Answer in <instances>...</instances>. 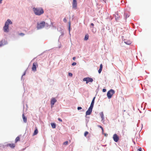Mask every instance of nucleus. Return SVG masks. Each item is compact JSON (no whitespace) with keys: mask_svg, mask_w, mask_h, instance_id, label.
<instances>
[{"mask_svg":"<svg viewBox=\"0 0 151 151\" xmlns=\"http://www.w3.org/2000/svg\"><path fill=\"white\" fill-rule=\"evenodd\" d=\"M127 17V15H126V17Z\"/></svg>","mask_w":151,"mask_h":151,"instance_id":"obj_39","label":"nucleus"},{"mask_svg":"<svg viewBox=\"0 0 151 151\" xmlns=\"http://www.w3.org/2000/svg\"><path fill=\"white\" fill-rule=\"evenodd\" d=\"M68 75L69 76L72 77L73 76V74L71 73H69L68 74Z\"/></svg>","mask_w":151,"mask_h":151,"instance_id":"obj_26","label":"nucleus"},{"mask_svg":"<svg viewBox=\"0 0 151 151\" xmlns=\"http://www.w3.org/2000/svg\"><path fill=\"white\" fill-rule=\"evenodd\" d=\"M102 70H101V69H99V70H98V72H99V73H101V71Z\"/></svg>","mask_w":151,"mask_h":151,"instance_id":"obj_27","label":"nucleus"},{"mask_svg":"<svg viewBox=\"0 0 151 151\" xmlns=\"http://www.w3.org/2000/svg\"><path fill=\"white\" fill-rule=\"evenodd\" d=\"M22 118L24 122L26 123L27 122V117L24 116V114H22Z\"/></svg>","mask_w":151,"mask_h":151,"instance_id":"obj_14","label":"nucleus"},{"mask_svg":"<svg viewBox=\"0 0 151 151\" xmlns=\"http://www.w3.org/2000/svg\"><path fill=\"white\" fill-rule=\"evenodd\" d=\"M102 68H103V65H102V64H101L100 65L99 69H101L102 70Z\"/></svg>","mask_w":151,"mask_h":151,"instance_id":"obj_22","label":"nucleus"},{"mask_svg":"<svg viewBox=\"0 0 151 151\" xmlns=\"http://www.w3.org/2000/svg\"><path fill=\"white\" fill-rule=\"evenodd\" d=\"M98 127H100V128L101 129L102 131V132L103 133L104 132V130L103 128L101 126L99 125H98Z\"/></svg>","mask_w":151,"mask_h":151,"instance_id":"obj_19","label":"nucleus"},{"mask_svg":"<svg viewBox=\"0 0 151 151\" xmlns=\"http://www.w3.org/2000/svg\"><path fill=\"white\" fill-rule=\"evenodd\" d=\"M115 93L114 91L112 89L109 90L107 93V95L109 99H111Z\"/></svg>","mask_w":151,"mask_h":151,"instance_id":"obj_3","label":"nucleus"},{"mask_svg":"<svg viewBox=\"0 0 151 151\" xmlns=\"http://www.w3.org/2000/svg\"><path fill=\"white\" fill-rule=\"evenodd\" d=\"M88 37H89V36H88V35L87 34V35H86L85 36V37H84V40H87L88 39Z\"/></svg>","mask_w":151,"mask_h":151,"instance_id":"obj_17","label":"nucleus"},{"mask_svg":"<svg viewBox=\"0 0 151 151\" xmlns=\"http://www.w3.org/2000/svg\"><path fill=\"white\" fill-rule=\"evenodd\" d=\"M78 110H79L82 109V108L81 107H78L77 108Z\"/></svg>","mask_w":151,"mask_h":151,"instance_id":"obj_30","label":"nucleus"},{"mask_svg":"<svg viewBox=\"0 0 151 151\" xmlns=\"http://www.w3.org/2000/svg\"><path fill=\"white\" fill-rule=\"evenodd\" d=\"M92 108L89 107L88 110L86 112V115H89L91 114L92 111Z\"/></svg>","mask_w":151,"mask_h":151,"instance_id":"obj_9","label":"nucleus"},{"mask_svg":"<svg viewBox=\"0 0 151 151\" xmlns=\"http://www.w3.org/2000/svg\"><path fill=\"white\" fill-rule=\"evenodd\" d=\"M100 115L102 119V121H103V122L104 119V117L103 112H101L100 113Z\"/></svg>","mask_w":151,"mask_h":151,"instance_id":"obj_13","label":"nucleus"},{"mask_svg":"<svg viewBox=\"0 0 151 151\" xmlns=\"http://www.w3.org/2000/svg\"><path fill=\"white\" fill-rule=\"evenodd\" d=\"M33 10L35 14L37 15H40L42 14L44 12L43 9L41 7L33 8Z\"/></svg>","mask_w":151,"mask_h":151,"instance_id":"obj_1","label":"nucleus"},{"mask_svg":"<svg viewBox=\"0 0 151 151\" xmlns=\"http://www.w3.org/2000/svg\"><path fill=\"white\" fill-rule=\"evenodd\" d=\"M75 59H76L75 57H73V59L74 60H75Z\"/></svg>","mask_w":151,"mask_h":151,"instance_id":"obj_34","label":"nucleus"},{"mask_svg":"<svg viewBox=\"0 0 151 151\" xmlns=\"http://www.w3.org/2000/svg\"><path fill=\"white\" fill-rule=\"evenodd\" d=\"M7 146V147L9 146L12 148H14L15 147V144L14 143H10L8 144Z\"/></svg>","mask_w":151,"mask_h":151,"instance_id":"obj_11","label":"nucleus"},{"mask_svg":"<svg viewBox=\"0 0 151 151\" xmlns=\"http://www.w3.org/2000/svg\"><path fill=\"white\" fill-rule=\"evenodd\" d=\"M3 45L2 42L0 41V47L1 46Z\"/></svg>","mask_w":151,"mask_h":151,"instance_id":"obj_29","label":"nucleus"},{"mask_svg":"<svg viewBox=\"0 0 151 151\" xmlns=\"http://www.w3.org/2000/svg\"><path fill=\"white\" fill-rule=\"evenodd\" d=\"M83 81H86V83L87 84L89 82H92L93 81V80L92 78H91L87 77L84 78L83 79Z\"/></svg>","mask_w":151,"mask_h":151,"instance_id":"obj_5","label":"nucleus"},{"mask_svg":"<svg viewBox=\"0 0 151 151\" xmlns=\"http://www.w3.org/2000/svg\"><path fill=\"white\" fill-rule=\"evenodd\" d=\"M2 0H0V4L2 3Z\"/></svg>","mask_w":151,"mask_h":151,"instance_id":"obj_35","label":"nucleus"},{"mask_svg":"<svg viewBox=\"0 0 151 151\" xmlns=\"http://www.w3.org/2000/svg\"><path fill=\"white\" fill-rule=\"evenodd\" d=\"M38 130H37V128H36L35 130L34 133H33V136H34L35 135H36L38 133Z\"/></svg>","mask_w":151,"mask_h":151,"instance_id":"obj_15","label":"nucleus"},{"mask_svg":"<svg viewBox=\"0 0 151 151\" xmlns=\"http://www.w3.org/2000/svg\"><path fill=\"white\" fill-rule=\"evenodd\" d=\"M19 35L22 36H24V34L23 33H20L19 34Z\"/></svg>","mask_w":151,"mask_h":151,"instance_id":"obj_24","label":"nucleus"},{"mask_svg":"<svg viewBox=\"0 0 151 151\" xmlns=\"http://www.w3.org/2000/svg\"><path fill=\"white\" fill-rule=\"evenodd\" d=\"M63 21L65 22H67V19H66L65 18H64L63 19Z\"/></svg>","mask_w":151,"mask_h":151,"instance_id":"obj_23","label":"nucleus"},{"mask_svg":"<svg viewBox=\"0 0 151 151\" xmlns=\"http://www.w3.org/2000/svg\"><path fill=\"white\" fill-rule=\"evenodd\" d=\"M12 22L10 19H8L7 20L3 27V30L4 32H9V24H12Z\"/></svg>","mask_w":151,"mask_h":151,"instance_id":"obj_2","label":"nucleus"},{"mask_svg":"<svg viewBox=\"0 0 151 151\" xmlns=\"http://www.w3.org/2000/svg\"><path fill=\"white\" fill-rule=\"evenodd\" d=\"M95 97H94L93 98V100L92 101L91 103V105H90V107H91L92 108H93V106L94 104V101H95Z\"/></svg>","mask_w":151,"mask_h":151,"instance_id":"obj_12","label":"nucleus"},{"mask_svg":"<svg viewBox=\"0 0 151 151\" xmlns=\"http://www.w3.org/2000/svg\"><path fill=\"white\" fill-rule=\"evenodd\" d=\"M103 92H105L106 91V89H103L102 90Z\"/></svg>","mask_w":151,"mask_h":151,"instance_id":"obj_28","label":"nucleus"},{"mask_svg":"<svg viewBox=\"0 0 151 151\" xmlns=\"http://www.w3.org/2000/svg\"><path fill=\"white\" fill-rule=\"evenodd\" d=\"M57 101V100H56V99L54 98H52L51 102V106H53L54 105V104Z\"/></svg>","mask_w":151,"mask_h":151,"instance_id":"obj_10","label":"nucleus"},{"mask_svg":"<svg viewBox=\"0 0 151 151\" xmlns=\"http://www.w3.org/2000/svg\"><path fill=\"white\" fill-rule=\"evenodd\" d=\"M76 63L74 62V63H72V65H73V66H74V65H76Z\"/></svg>","mask_w":151,"mask_h":151,"instance_id":"obj_25","label":"nucleus"},{"mask_svg":"<svg viewBox=\"0 0 151 151\" xmlns=\"http://www.w3.org/2000/svg\"><path fill=\"white\" fill-rule=\"evenodd\" d=\"M20 140V138L19 137H17L15 139V142L16 143L18 141H19Z\"/></svg>","mask_w":151,"mask_h":151,"instance_id":"obj_16","label":"nucleus"},{"mask_svg":"<svg viewBox=\"0 0 151 151\" xmlns=\"http://www.w3.org/2000/svg\"><path fill=\"white\" fill-rule=\"evenodd\" d=\"M127 17V15H126V17Z\"/></svg>","mask_w":151,"mask_h":151,"instance_id":"obj_40","label":"nucleus"},{"mask_svg":"<svg viewBox=\"0 0 151 151\" xmlns=\"http://www.w3.org/2000/svg\"><path fill=\"white\" fill-rule=\"evenodd\" d=\"M68 141H66L63 143V144L64 145H67L68 144Z\"/></svg>","mask_w":151,"mask_h":151,"instance_id":"obj_21","label":"nucleus"},{"mask_svg":"<svg viewBox=\"0 0 151 151\" xmlns=\"http://www.w3.org/2000/svg\"><path fill=\"white\" fill-rule=\"evenodd\" d=\"M113 138L114 141L116 142H117L119 140V137L116 134L113 135Z\"/></svg>","mask_w":151,"mask_h":151,"instance_id":"obj_8","label":"nucleus"},{"mask_svg":"<svg viewBox=\"0 0 151 151\" xmlns=\"http://www.w3.org/2000/svg\"><path fill=\"white\" fill-rule=\"evenodd\" d=\"M77 7V2L76 0H73L72 2V7L74 9H76Z\"/></svg>","mask_w":151,"mask_h":151,"instance_id":"obj_7","label":"nucleus"},{"mask_svg":"<svg viewBox=\"0 0 151 151\" xmlns=\"http://www.w3.org/2000/svg\"><path fill=\"white\" fill-rule=\"evenodd\" d=\"M91 26H94V24H93V23H91Z\"/></svg>","mask_w":151,"mask_h":151,"instance_id":"obj_33","label":"nucleus"},{"mask_svg":"<svg viewBox=\"0 0 151 151\" xmlns=\"http://www.w3.org/2000/svg\"><path fill=\"white\" fill-rule=\"evenodd\" d=\"M58 120L61 122H62V120L61 119L59 118L58 119Z\"/></svg>","mask_w":151,"mask_h":151,"instance_id":"obj_32","label":"nucleus"},{"mask_svg":"<svg viewBox=\"0 0 151 151\" xmlns=\"http://www.w3.org/2000/svg\"><path fill=\"white\" fill-rule=\"evenodd\" d=\"M70 22H69V27H70Z\"/></svg>","mask_w":151,"mask_h":151,"instance_id":"obj_37","label":"nucleus"},{"mask_svg":"<svg viewBox=\"0 0 151 151\" xmlns=\"http://www.w3.org/2000/svg\"><path fill=\"white\" fill-rule=\"evenodd\" d=\"M38 65L37 62H35L33 63L32 68V70L34 71H35L36 70V68L38 67Z\"/></svg>","mask_w":151,"mask_h":151,"instance_id":"obj_6","label":"nucleus"},{"mask_svg":"<svg viewBox=\"0 0 151 151\" xmlns=\"http://www.w3.org/2000/svg\"><path fill=\"white\" fill-rule=\"evenodd\" d=\"M126 43L127 44H130L131 43L130 42V43H127V42H126Z\"/></svg>","mask_w":151,"mask_h":151,"instance_id":"obj_36","label":"nucleus"},{"mask_svg":"<svg viewBox=\"0 0 151 151\" xmlns=\"http://www.w3.org/2000/svg\"><path fill=\"white\" fill-rule=\"evenodd\" d=\"M25 75V73L23 75V76Z\"/></svg>","mask_w":151,"mask_h":151,"instance_id":"obj_38","label":"nucleus"},{"mask_svg":"<svg viewBox=\"0 0 151 151\" xmlns=\"http://www.w3.org/2000/svg\"><path fill=\"white\" fill-rule=\"evenodd\" d=\"M45 23L44 21H42L40 23H37V28L38 29L42 28L45 27Z\"/></svg>","mask_w":151,"mask_h":151,"instance_id":"obj_4","label":"nucleus"},{"mask_svg":"<svg viewBox=\"0 0 151 151\" xmlns=\"http://www.w3.org/2000/svg\"><path fill=\"white\" fill-rule=\"evenodd\" d=\"M88 134V132L87 131H86L84 133V136L86 137L87 136V135Z\"/></svg>","mask_w":151,"mask_h":151,"instance_id":"obj_20","label":"nucleus"},{"mask_svg":"<svg viewBox=\"0 0 151 151\" xmlns=\"http://www.w3.org/2000/svg\"><path fill=\"white\" fill-rule=\"evenodd\" d=\"M138 151H142V148H139L138 149Z\"/></svg>","mask_w":151,"mask_h":151,"instance_id":"obj_31","label":"nucleus"},{"mask_svg":"<svg viewBox=\"0 0 151 151\" xmlns=\"http://www.w3.org/2000/svg\"><path fill=\"white\" fill-rule=\"evenodd\" d=\"M52 127L53 128H55L56 127V124L54 123H51V124Z\"/></svg>","mask_w":151,"mask_h":151,"instance_id":"obj_18","label":"nucleus"}]
</instances>
